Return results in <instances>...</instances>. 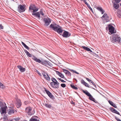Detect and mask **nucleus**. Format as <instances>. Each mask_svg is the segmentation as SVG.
I'll return each mask as SVG.
<instances>
[{
	"label": "nucleus",
	"mask_w": 121,
	"mask_h": 121,
	"mask_svg": "<svg viewBox=\"0 0 121 121\" xmlns=\"http://www.w3.org/2000/svg\"><path fill=\"white\" fill-rule=\"evenodd\" d=\"M50 27L60 35V26L56 24H52L50 26Z\"/></svg>",
	"instance_id": "nucleus-1"
},
{
	"label": "nucleus",
	"mask_w": 121,
	"mask_h": 121,
	"mask_svg": "<svg viewBox=\"0 0 121 121\" xmlns=\"http://www.w3.org/2000/svg\"><path fill=\"white\" fill-rule=\"evenodd\" d=\"M82 90L83 92L86 95L89 97V99L90 100L96 103H98V101L95 100V99L87 91H84L83 90Z\"/></svg>",
	"instance_id": "nucleus-2"
},
{
	"label": "nucleus",
	"mask_w": 121,
	"mask_h": 121,
	"mask_svg": "<svg viewBox=\"0 0 121 121\" xmlns=\"http://www.w3.org/2000/svg\"><path fill=\"white\" fill-rule=\"evenodd\" d=\"M121 38L117 34H113L112 35V37L111 38V41L112 42H120L121 41Z\"/></svg>",
	"instance_id": "nucleus-3"
},
{
	"label": "nucleus",
	"mask_w": 121,
	"mask_h": 121,
	"mask_svg": "<svg viewBox=\"0 0 121 121\" xmlns=\"http://www.w3.org/2000/svg\"><path fill=\"white\" fill-rule=\"evenodd\" d=\"M43 20L44 23V25L45 26H48L51 22V19L48 18H44Z\"/></svg>",
	"instance_id": "nucleus-4"
},
{
	"label": "nucleus",
	"mask_w": 121,
	"mask_h": 121,
	"mask_svg": "<svg viewBox=\"0 0 121 121\" xmlns=\"http://www.w3.org/2000/svg\"><path fill=\"white\" fill-rule=\"evenodd\" d=\"M25 5H20L18 7V12L20 13L24 12L25 11Z\"/></svg>",
	"instance_id": "nucleus-5"
},
{
	"label": "nucleus",
	"mask_w": 121,
	"mask_h": 121,
	"mask_svg": "<svg viewBox=\"0 0 121 121\" xmlns=\"http://www.w3.org/2000/svg\"><path fill=\"white\" fill-rule=\"evenodd\" d=\"M109 28V32L111 34H112L114 33L115 28L113 26L111 25H109L108 26Z\"/></svg>",
	"instance_id": "nucleus-6"
},
{
	"label": "nucleus",
	"mask_w": 121,
	"mask_h": 121,
	"mask_svg": "<svg viewBox=\"0 0 121 121\" xmlns=\"http://www.w3.org/2000/svg\"><path fill=\"white\" fill-rule=\"evenodd\" d=\"M32 108L30 107L26 108V112L28 113V114L30 115L33 114V113L31 112Z\"/></svg>",
	"instance_id": "nucleus-7"
},
{
	"label": "nucleus",
	"mask_w": 121,
	"mask_h": 121,
	"mask_svg": "<svg viewBox=\"0 0 121 121\" xmlns=\"http://www.w3.org/2000/svg\"><path fill=\"white\" fill-rule=\"evenodd\" d=\"M32 58L35 61L39 63H41L43 65L44 63V62L41 61L39 59H37V58L35 57L34 56H32Z\"/></svg>",
	"instance_id": "nucleus-8"
},
{
	"label": "nucleus",
	"mask_w": 121,
	"mask_h": 121,
	"mask_svg": "<svg viewBox=\"0 0 121 121\" xmlns=\"http://www.w3.org/2000/svg\"><path fill=\"white\" fill-rule=\"evenodd\" d=\"M103 17L104 18L106 22H108L110 21L109 17L107 15V14L105 13L101 18Z\"/></svg>",
	"instance_id": "nucleus-9"
},
{
	"label": "nucleus",
	"mask_w": 121,
	"mask_h": 121,
	"mask_svg": "<svg viewBox=\"0 0 121 121\" xmlns=\"http://www.w3.org/2000/svg\"><path fill=\"white\" fill-rule=\"evenodd\" d=\"M70 35V34H69L68 32L65 31L62 35V36L64 37L67 38L69 37Z\"/></svg>",
	"instance_id": "nucleus-10"
},
{
	"label": "nucleus",
	"mask_w": 121,
	"mask_h": 121,
	"mask_svg": "<svg viewBox=\"0 0 121 121\" xmlns=\"http://www.w3.org/2000/svg\"><path fill=\"white\" fill-rule=\"evenodd\" d=\"M42 74L44 77L47 80L50 81V80L49 76L48 74L45 72H43L42 73Z\"/></svg>",
	"instance_id": "nucleus-11"
},
{
	"label": "nucleus",
	"mask_w": 121,
	"mask_h": 121,
	"mask_svg": "<svg viewBox=\"0 0 121 121\" xmlns=\"http://www.w3.org/2000/svg\"><path fill=\"white\" fill-rule=\"evenodd\" d=\"M50 84L53 87L57 88L59 87V82H51Z\"/></svg>",
	"instance_id": "nucleus-12"
},
{
	"label": "nucleus",
	"mask_w": 121,
	"mask_h": 121,
	"mask_svg": "<svg viewBox=\"0 0 121 121\" xmlns=\"http://www.w3.org/2000/svg\"><path fill=\"white\" fill-rule=\"evenodd\" d=\"M32 14L35 17H37L39 19H40L42 17L40 16L39 12H36L35 13H32Z\"/></svg>",
	"instance_id": "nucleus-13"
},
{
	"label": "nucleus",
	"mask_w": 121,
	"mask_h": 121,
	"mask_svg": "<svg viewBox=\"0 0 121 121\" xmlns=\"http://www.w3.org/2000/svg\"><path fill=\"white\" fill-rule=\"evenodd\" d=\"M110 109L112 112L117 114L121 116V115L120 114L119 112L113 108L112 107H110Z\"/></svg>",
	"instance_id": "nucleus-14"
},
{
	"label": "nucleus",
	"mask_w": 121,
	"mask_h": 121,
	"mask_svg": "<svg viewBox=\"0 0 121 121\" xmlns=\"http://www.w3.org/2000/svg\"><path fill=\"white\" fill-rule=\"evenodd\" d=\"M112 2L113 3V6L116 9H117L119 7V4L117 3H115L114 0H112Z\"/></svg>",
	"instance_id": "nucleus-15"
},
{
	"label": "nucleus",
	"mask_w": 121,
	"mask_h": 121,
	"mask_svg": "<svg viewBox=\"0 0 121 121\" xmlns=\"http://www.w3.org/2000/svg\"><path fill=\"white\" fill-rule=\"evenodd\" d=\"M36 7L35 5L33 4H31L29 7V11H30L32 12V10H33Z\"/></svg>",
	"instance_id": "nucleus-16"
},
{
	"label": "nucleus",
	"mask_w": 121,
	"mask_h": 121,
	"mask_svg": "<svg viewBox=\"0 0 121 121\" xmlns=\"http://www.w3.org/2000/svg\"><path fill=\"white\" fill-rule=\"evenodd\" d=\"M17 67L19 69L20 71L22 72H24L26 70L25 68H23L21 65H18Z\"/></svg>",
	"instance_id": "nucleus-17"
},
{
	"label": "nucleus",
	"mask_w": 121,
	"mask_h": 121,
	"mask_svg": "<svg viewBox=\"0 0 121 121\" xmlns=\"http://www.w3.org/2000/svg\"><path fill=\"white\" fill-rule=\"evenodd\" d=\"M96 9L97 10L100 12L102 14H103L105 12L104 11V10L101 7H97L96 8Z\"/></svg>",
	"instance_id": "nucleus-18"
},
{
	"label": "nucleus",
	"mask_w": 121,
	"mask_h": 121,
	"mask_svg": "<svg viewBox=\"0 0 121 121\" xmlns=\"http://www.w3.org/2000/svg\"><path fill=\"white\" fill-rule=\"evenodd\" d=\"M6 110L5 107L1 108L0 112L1 113L3 114L6 113Z\"/></svg>",
	"instance_id": "nucleus-19"
},
{
	"label": "nucleus",
	"mask_w": 121,
	"mask_h": 121,
	"mask_svg": "<svg viewBox=\"0 0 121 121\" xmlns=\"http://www.w3.org/2000/svg\"><path fill=\"white\" fill-rule=\"evenodd\" d=\"M15 111L16 112V111L14 109H9L8 111V113L9 114L11 115L14 113Z\"/></svg>",
	"instance_id": "nucleus-20"
},
{
	"label": "nucleus",
	"mask_w": 121,
	"mask_h": 121,
	"mask_svg": "<svg viewBox=\"0 0 121 121\" xmlns=\"http://www.w3.org/2000/svg\"><path fill=\"white\" fill-rule=\"evenodd\" d=\"M45 91L49 97H50L51 98H52L53 96L52 95L51 93L49 91L46 89L45 90Z\"/></svg>",
	"instance_id": "nucleus-21"
},
{
	"label": "nucleus",
	"mask_w": 121,
	"mask_h": 121,
	"mask_svg": "<svg viewBox=\"0 0 121 121\" xmlns=\"http://www.w3.org/2000/svg\"><path fill=\"white\" fill-rule=\"evenodd\" d=\"M6 106V104L4 102L2 101L0 102V107L1 108L5 107Z\"/></svg>",
	"instance_id": "nucleus-22"
},
{
	"label": "nucleus",
	"mask_w": 121,
	"mask_h": 121,
	"mask_svg": "<svg viewBox=\"0 0 121 121\" xmlns=\"http://www.w3.org/2000/svg\"><path fill=\"white\" fill-rule=\"evenodd\" d=\"M108 102L112 106L115 108H116L117 107V106L111 101L109 100Z\"/></svg>",
	"instance_id": "nucleus-23"
},
{
	"label": "nucleus",
	"mask_w": 121,
	"mask_h": 121,
	"mask_svg": "<svg viewBox=\"0 0 121 121\" xmlns=\"http://www.w3.org/2000/svg\"><path fill=\"white\" fill-rule=\"evenodd\" d=\"M24 52L28 56H29L30 57H32L31 54H30V53L28 52L26 50H24Z\"/></svg>",
	"instance_id": "nucleus-24"
},
{
	"label": "nucleus",
	"mask_w": 121,
	"mask_h": 121,
	"mask_svg": "<svg viewBox=\"0 0 121 121\" xmlns=\"http://www.w3.org/2000/svg\"><path fill=\"white\" fill-rule=\"evenodd\" d=\"M21 105V102L20 101H17V108L20 107Z\"/></svg>",
	"instance_id": "nucleus-25"
},
{
	"label": "nucleus",
	"mask_w": 121,
	"mask_h": 121,
	"mask_svg": "<svg viewBox=\"0 0 121 121\" xmlns=\"http://www.w3.org/2000/svg\"><path fill=\"white\" fill-rule=\"evenodd\" d=\"M51 80L52 82H58L54 78H51Z\"/></svg>",
	"instance_id": "nucleus-26"
},
{
	"label": "nucleus",
	"mask_w": 121,
	"mask_h": 121,
	"mask_svg": "<svg viewBox=\"0 0 121 121\" xmlns=\"http://www.w3.org/2000/svg\"><path fill=\"white\" fill-rule=\"evenodd\" d=\"M30 121H38V120L34 117H32L30 120Z\"/></svg>",
	"instance_id": "nucleus-27"
},
{
	"label": "nucleus",
	"mask_w": 121,
	"mask_h": 121,
	"mask_svg": "<svg viewBox=\"0 0 121 121\" xmlns=\"http://www.w3.org/2000/svg\"><path fill=\"white\" fill-rule=\"evenodd\" d=\"M3 120L4 121H6L8 120V118L7 116L4 115L3 117Z\"/></svg>",
	"instance_id": "nucleus-28"
},
{
	"label": "nucleus",
	"mask_w": 121,
	"mask_h": 121,
	"mask_svg": "<svg viewBox=\"0 0 121 121\" xmlns=\"http://www.w3.org/2000/svg\"><path fill=\"white\" fill-rule=\"evenodd\" d=\"M82 47L84 49L86 50L87 51H89V50H90V49L88 48V47H86L85 46H82Z\"/></svg>",
	"instance_id": "nucleus-29"
},
{
	"label": "nucleus",
	"mask_w": 121,
	"mask_h": 121,
	"mask_svg": "<svg viewBox=\"0 0 121 121\" xmlns=\"http://www.w3.org/2000/svg\"><path fill=\"white\" fill-rule=\"evenodd\" d=\"M70 86L73 89L77 90L78 89V88L76 87L74 85L71 84H70Z\"/></svg>",
	"instance_id": "nucleus-30"
},
{
	"label": "nucleus",
	"mask_w": 121,
	"mask_h": 121,
	"mask_svg": "<svg viewBox=\"0 0 121 121\" xmlns=\"http://www.w3.org/2000/svg\"><path fill=\"white\" fill-rule=\"evenodd\" d=\"M45 106L46 107L49 108H51V106L49 104H45Z\"/></svg>",
	"instance_id": "nucleus-31"
},
{
	"label": "nucleus",
	"mask_w": 121,
	"mask_h": 121,
	"mask_svg": "<svg viewBox=\"0 0 121 121\" xmlns=\"http://www.w3.org/2000/svg\"><path fill=\"white\" fill-rule=\"evenodd\" d=\"M38 8H36V7L33 10V11L32 12L33 13H35V12H36L38 11Z\"/></svg>",
	"instance_id": "nucleus-32"
},
{
	"label": "nucleus",
	"mask_w": 121,
	"mask_h": 121,
	"mask_svg": "<svg viewBox=\"0 0 121 121\" xmlns=\"http://www.w3.org/2000/svg\"><path fill=\"white\" fill-rule=\"evenodd\" d=\"M85 78L89 82H90V83H91L92 82H93V81L91 80H90V79H89L86 77H85Z\"/></svg>",
	"instance_id": "nucleus-33"
},
{
	"label": "nucleus",
	"mask_w": 121,
	"mask_h": 121,
	"mask_svg": "<svg viewBox=\"0 0 121 121\" xmlns=\"http://www.w3.org/2000/svg\"><path fill=\"white\" fill-rule=\"evenodd\" d=\"M4 87V85L0 82V87L1 88H3Z\"/></svg>",
	"instance_id": "nucleus-34"
},
{
	"label": "nucleus",
	"mask_w": 121,
	"mask_h": 121,
	"mask_svg": "<svg viewBox=\"0 0 121 121\" xmlns=\"http://www.w3.org/2000/svg\"><path fill=\"white\" fill-rule=\"evenodd\" d=\"M39 12L40 13V14L42 16H43L44 15V14L43 13L42 10L41 9L40 12Z\"/></svg>",
	"instance_id": "nucleus-35"
},
{
	"label": "nucleus",
	"mask_w": 121,
	"mask_h": 121,
	"mask_svg": "<svg viewBox=\"0 0 121 121\" xmlns=\"http://www.w3.org/2000/svg\"><path fill=\"white\" fill-rule=\"evenodd\" d=\"M63 72L65 73L66 74L68 71L64 69H62Z\"/></svg>",
	"instance_id": "nucleus-36"
},
{
	"label": "nucleus",
	"mask_w": 121,
	"mask_h": 121,
	"mask_svg": "<svg viewBox=\"0 0 121 121\" xmlns=\"http://www.w3.org/2000/svg\"><path fill=\"white\" fill-rule=\"evenodd\" d=\"M66 74H67L69 77H71V73L68 71Z\"/></svg>",
	"instance_id": "nucleus-37"
},
{
	"label": "nucleus",
	"mask_w": 121,
	"mask_h": 121,
	"mask_svg": "<svg viewBox=\"0 0 121 121\" xmlns=\"http://www.w3.org/2000/svg\"><path fill=\"white\" fill-rule=\"evenodd\" d=\"M81 82L82 84L84 85L85 83L86 82L83 79H82L81 81Z\"/></svg>",
	"instance_id": "nucleus-38"
},
{
	"label": "nucleus",
	"mask_w": 121,
	"mask_h": 121,
	"mask_svg": "<svg viewBox=\"0 0 121 121\" xmlns=\"http://www.w3.org/2000/svg\"><path fill=\"white\" fill-rule=\"evenodd\" d=\"M56 72L57 74L60 77V73L57 71H56Z\"/></svg>",
	"instance_id": "nucleus-39"
},
{
	"label": "nucleus",
	"mask_w": 121,
	"mask_h": 121,
	"mask_svg": "<svg viewBox=\"0 0 121 121\" xmlns=\"http://www.w3.org/2000/svg\"><path fill=\"white\" fill-rule=\"evenodd\" d=\"M84 85L86 87H90L89 86L88 84L86 82L85 84Z\"/></svg>",
	"instance_id": "nucleus-40"
},
{
	"label": "nucleus",
	"mask_w": 121,
	"mask_h": 121,
	"mask_svg": "<svg viewBox=\"0 0 121 121\" xmlns=\"http://www.w3.org/2000/svg\"><path fill=\"white\" fill-rule=\"evenodd\" d=\"M61 86L63 87H65L66 86V85L65 84H61Z\"/></svg>",
	"instance_id": "nucleus-41"
},
{
	"label": "nucleus",
	"mask_w": 121,
	"mask_h": 121,
	"mask_svg": "<svg viewBox=\"0 0 121 121\" xmlns=\"http://www.w3.org/2000/svg\"><path fill=\"white\" fill-rule=\"evenodd\" d=\"M12 119H13V121H14V120L16 121H17L19 120L18 118H13Z\"/></svg>",
	"instance_id": "nucleus-42"
},
{
	"label": "nucleus",
	"mask_w": 121,
	"mask_h": 121,
	"mask_svg": "<svg viewBox=\"0 0 121 121\" xmlns=\"http://www.w3.org/2000/svg\"><path fill=\"white\" fill-rule=\"evenodd\" d=\"M81 0L83 1V2L85 3V4L87 5V6H88V4L87 2L85 0Z\"/></svg>",
	"instance_id": "nucleus-43"
},
{
	"label": "nucleus",
	"mask_w": 121,
	"mask_h": 121,
	"mask_svg": "<svg viewBox=\"0 0 121 121\" xmlns=\"http://www.w3.org/2000/svg\"><path fill=\"white\" fill-rule=\"evenodd\" d=\"M115 119L117 120V121H121V120L119 119V118L117 117H116V116H115Z\"/></svg>",
	"instance_id": "nucleus-44"
},
{
	"label": "nucleus",
	"mask_w": 121,
	"mask_h": 121,
	"mask_svg": "<svg viewBox=\"0 0 121 121\" xmlns=\"http://www.w3.org/2000/svg\"><path fill=\"white\" fill-rule=\"evenodd\" d=\"M24 47L27 49L29 50V48L26 45H25Z\"/></svg>",
	"instance_id": "nucleus-45"
},
{
	"label": "nucleus",
	"mask_w": 121,
	"mask_h": 121,
	"mask_svg": "<svg viewBox=\"0 0 121 121\" xmlns=\"http://www.w3.org/2000/svg\"><path fill=\"white\" fill-rule=\"evenodd\" d=\"M117 15L120 18L121 17V14H119L118 13H117Z\"/></svg>",
	"instance_id": "nucleus-46"
},
{
	"label": "nucleus",
	"mask_w": 121,
	"mask_h": 121,
	"mask_svg": "<svg viewBox=\"0 0 121 121\" xmlns=\"http://www.w3.org/2000/svg\"><path fill=\"white\" fill-rule=\"evenodd\" d=\"M71 70L73 72L75 73H77L78 74H79V73H78L77 72H76V71H75V70Z\"/></svg>",
	"instance_id": "nucleus-47"
},
{
	"label": "nucleus",
	"mask_w": 121,
	"mask_h": 121,
	"mask_svg": "<svg viewBox=\"0 0 121 121\" xmlns=\"http://www.w3.org/2000/svg\"><path fill=\"white\" fill-rule=\"evenodd\" d=\"M37 72L40 76H42V74L40 73L37 70Z\"/></svg>",
	"instance_id": "nucleus-48"
},
{
	"label": "nucleus",
	"mask_w": 121,
	"mask_h": 121,
	"mask_svg": "<svg viewBox=\"0 0 121 121\" xmlns=\"http://www.w3.org/2000/svg\"><path fill=\"white\" fill-rule=\"evenodd\" d=\"M3 26L1 24H0V29H3Z\"/></svg>",
	"instance_id": "nucleus-49"
},
{
	"label": "nucleus",
	"mask_w": 121,
	"mask_h": 121,
	"mask_svg": "<svg viewBox=\"0 0 121 121\" xmlns=\"http://www.w3.org/2000/svg\"><path fill=\"white\" fill-rule=\"evenodd\" d=\"M64 78V75L61 73V78Z\"/></svg>",
	"instance_id": "nucleus-50"
},
{
	"label": "nucleus",
	"mask_w": 121,
	"mask_h": 121,
	"mask_svg": "<svg viewBox=\"0 0 121 121\" xmlns=\"http://www.w3.org/2000/svg\"><path fill=\"white\" fill-rule=\"evenodd\" d=\"M22 45L24 47L26 45L25 43H24L22 42Z\"/></svg>",
	"instance_id": "nucleus-51"
},
{
	"label": "nucleus",
	"mask_w": 121,
	"mask_h": 121,
	"mask_svg": "<svg viewBox=\"0 0 121 121\" xmlns=\"http://www.w3.org/2000/svg\"><path fill=\"white\" fill-rule=\"evenodd\" d=\"M91 83L96 87V86L94 82H92Z\"/></svg>",
	"instance_id": "nucleus-52"
},
{
	"label": "nucleus",
	"mask_w": 121,
	"mask_h": 121,
	"mask_svg": "<svg viewBox=\"0 0 121 121\" xmlns=\"http://www.w3.org/2000/svg\"><path fill=\"white\" fill-rule=\"evenodd\" d=\"M61 82H66L64 80H63L61 79Z\"/></svg>",
	"instance_id": "nucleus-53"
},
{
	"label": "nucleus",
	"mask_w": 121,
	"mask_h": 121,
	"mask_svg": "<svg viewBox=\"0 0 121 121\" xmlns=\"http://www.w3.org/2000/svg\"><path fill=\"white\" fill-rule=\"evenodd\" d=\"M89 9L92 12H93V10L91 8H90V9Z\"/></svg>",
	"instance_id": "nucleus-54"
},
{
	"label": "nucleus",
	"mask_w": 121,
	"mask_h": 121,
	"mask_svg": "<svg viewBox=\"0 0 121 121\" xmlns=\"http://www.w3.org/2000/svg\"><path fill=\"white\" fill-rule=\"evenodd\" d=\"M87 6L89 9H90V8H91L90 7V5H89V4H88V6Z\"/></svg>",
	"instance_id": "nucleus-55"
},
{
	"label": "nucleus",
	"mask_w": 121,
	"mask_h": 121,
	"mask_svg": "<svg viewBox=\"0 0 121 121\" xmlns=\"http://www.w3.org/2000/svg\"><path fill=\"white\" fill-rule=\"evenodd\" d=\"M8 121H14L13 120V119H11L10 120H9Z\"/></svg>",
	"instance_id": "nucleus-56"
},
{
	"label": "nucleus",
	"mask_w": 121,
	"mask_h": 121,
	"mask_svg": "<svg viewBox=\"0 0 121 121\" xmlns=\"http://www.w3.org/2000/svg\"><path fill=\"white\" fill-rule=\"evenodd\" d=\"M90 50H89V51L90 52H92V51L90 49Z\"/></svg>",
	"instance_id": "nucleus-57"
},
{
	"label": "nucleus",
	"mask_w": 121,
	"mask_h": 121,
	"mask_svg": "<svg viewBox=\"0 0 121 121\" xmlns=\"http://www.w3.org/2000/svg\"><path fill=\"white\" fill-rule=\"evenodd\" d=\"M63 31V30L61 29V33Z\"/></svg>",
	"instance_id": "nucleus-58"
},
{
	"label": "nucleus",
	"mask_w": 121,
	"mask_h": 121,
	"mask_svg": "<svg viewBox=\"0 0 121 121\" xmlns=\"http://www.w3.org/2000/svg\"><path fill=\"white\" fill-rule=\"evenodd\" d=\"M58 79H59V80H60V78H58Z\"/></svg>",
	"instance_id": "nucleus-59"
},
{
	"label": "nucleus",
	"mask_w": 121,
	"mask_h": 121,
	"mask_svg": "<svg viewBox=\"0 0 121 121\" xmlns=\"http://www.w3.org/2000/svg\"><path fill=\"white\" fill-rule=\"evenodd\" d=\"M72 104H75V103H74V102H73V103Z\"/></svg>",
	"instance_id": "nucleus-60"
},
{
	"label": "nucleus",
	"mask_w": 121,
	"mask_h": 121,
	"mask_svg": "<svg viewBox=\"0 0 121 121\" xmlns=\"http://www.w3.org/2000/svg\"><path fill=\"white\" fill-rule=\"evenodd\" d=\"M120 6H121V4H120Z\"/></svg>",
	"instance_id": "nucleus-61"
}]
</instances>
